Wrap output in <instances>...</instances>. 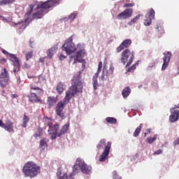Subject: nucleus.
<instances>
[{
	"label": "nucleus",
	"instance_id": "nucleus-10",
	"mask_svg": "<svg viewBox=\"0 0 179 179\" xmlns=\"http://www.w3.org/2000/svg\"><path fill=\"white\" fill-rule=\"evenodd\" d=\"M77 164L79 165V167L83 174H90L92 173V166L86 164L85 162L82 161V159L77 158Z\"/></svg>",
	"mask_w": 179,
	"mask_h": 179
},
{
	"label": "nucleus",
	"instance_id": "nucleus-30",
	"mask_svg": "<svg viewBox=\"0 0 179 179\" xmlns=\"http://www.w3.org/2000/svg\"><path fill=\"white\" fill-rule=\"evenodd\" d=\"M47 140L45 138L41 139L40 141V148L41 150H45V149H47Z\"/></svg>",
	"mask_w": 179,
	"mask_h": 179
},
{
	"label": "nucleus",
	"instance_id": "nucleus-56",
	"mask_svg": "<svg viewBox=\"0 0 179 179\" xmlns=\"http://www.w3.org/2000/svg\"><path fill=\"white\" fill-rule=\"evenodd\" d=\"M41 62H44V58L40 59Z\"/></svg>",
	"mask_w": 179,
	"mask_h": 179
},
{
	"label": "nucleus",
	"instance_id": "nucleus-48",
	"mask_svg": "<svg viewBox=\"0 0 179 179\" xmlns=\"http://www.w3.org/2000/svg\"><path fill=\"white\" fill-rule=\"evenodd\" d=\"M77 62L83 63L85 62V59H78Z\"/></svg>",
	"mask_w": 179,
	"mask_h": 179
},
{
	"label": "nucleus",
	"instance_id": "nucleus-28",
	"mask_svg": "<svg viewBox=\"0 0 179 179\" xmlns=\"http://www.w3.org/2000/svg\"><path fill=\"white\" fill-rule=\"evenodd\" d=\"M99 76L97 74H94L92 78V85L94 87V90H97V86H99V82L97 81V78Z\"/></svg>",
	"mask_w": 179,
	"mask_h": 179
},
{
	"label": "nucleus",
	"instance_id": "nucleus-55",
	"mask_svg": "<svg viewBox=\"0 0 179 179\" xmlns=\"http://www.w3.org/2000/svg\"><path fill=\"white\" fill-rule=\"evenodd\" d=\"M174 108H179V103L178 105H175Z\"/></svg>",
	"mask_w": 179,
	"mask_h": 179
},
{
	"label": "nucleus",
	"instance_id": "nucleus-45",
	"mask_svg": "<svg viewBox=\"0 0 179 179\" xmlns=\"http://www.w3.org/2000/svg\"><path fill=\"white\" fill-rule=\"evenodd\" d=\"M162 153H163L162 150H158L155 152V155H162Z\"/></svg>",
	"mask_w": 179,
	"mask_h": 179
},
{
	"label": "nucleus",
	"instance_id": "nucleus-49",
	"mask_svg": "<svg viewBox=\"0 0 179 179\" xmlns=\"http://www.w3.org/2000/svg\"><path fill=\"white\" fill-rule=\"evenodd\" d=\"M98 68H103V62H100L98 64Z\"/></svg>",
	"mask_w": 179,
	"mask_h": 179
},
{
	"label": "nucleus",
	"instance_id": "nucleus-42",
	"mask_svg": "<svg viewBox=\"0 0 179 179\" xmlns=\"http://www.w3.org/2000/svg\"><path fill=\"white\" fill-rule=\"evenodd\" d=\"M133 6H135V3H134L124 4V8H132Z\"/></svg>",
	"mask_w": 179,
	"mask_h": 179
},
{
	"label": "nucleus",
	"instance_id": "nucleus-36",
	"mask_svg": "<svg viewBox=\"0 0 179 179\" xmlns=\"http://www.w3.org/2000/svg\"><path fill=\"white\" fill-rule=\"evenodd\" d=\"M156 139H157V135L155 134L153 136V138H150V137L147 138L146 143L151 145V143H153L156 141Z\"/></svg>",
	"mask_w": 179,
	"mask_h": 179
},
{
	"label": "nucleus",
	"instance_id": "nucleus-50",
	"mask_svg": "<svg viewBox=\"0 0 179 179\" xmlns=\"http://www.w3.org/2000/svg\"><path fill=\"white\" fill-rule=\"evenodd\" d=\"M34 43V41H32L31 40L29 41V45H31V47L33 48V43Z\"/></svg>",
	"mask_w": 179,
	"mask_h": 179
},
{
	"label": "nucleus",
	"instance_id": "nucleus-18",
	"mask_svg": "<svg viewBox=\"0 0 179 179\" xmlns=\"http://www.w3.org/2000/svg\"><path fill=\"white\" fill-rule=\"evenodd\" d=\"M45 13H48V8L41 9V10L37 11L35 13H33L32 18L34 19H41Z\"/></svg>",
	"mask_w": 179,
	"mask_h": 179
},
{
	"label": "nucleus",
	"instance_id": "nucleus-37",
	"mask_svg": "<svg viewBox=\"0 0 179 179\" xmlns=\"http://www.w3.org/2000/svg\"><path fill=\"white\" fill-rule=\"evenodd\" d=\"M82 54H83V50H80L76 53V57L74 59L73 64H76L78 62V58H82Z\"/></svg>",
	"mask_w": 179,
	"mask_h": 179
},
{
	"label": "nucleus",
	"instance_id": "nucleus-23",
	"mask_svg": "<svg viewBox=\"0 0 179 179\" xmlns=\"http://www.w3.org/2000/svg\"><path fill=\"white\" fill-rule=\"evenodd\" d=\"M57 175L58 176V179H73V177L72 174H69L68 175L66 173H64L62 175V173L61 172H57Z\"/></svg>",
	"mask_w": 179,
	"mask_h": 179
},
{
	"label": "nucleus",
	"instance_id": "nucleus-2",
	"mask_svg": "<svg viewBox=\"0 0 179 179\" xmlns=\"http://www.w3.org/2000/svg\"><path fill=\"white\" fill-rule=\"evenodd\" d=\"M29 79L33 78L34 83L29 85L30 90H36V94L34 92H30L29 94L27 95L28 100L31 103H40L43 104V100L40 96L42 94H44V90L41 88L43 86V83L45 82V79L43 77V76H39L38 77H29Z\"/></svg>",
	"mask_w": 179,
	"mask_h": 179
},
{
	"label": "nucleus",
	"instance_id": "nucleus-39",
	"mask_svg": "<svg viewBox=\"0 0 179 179\" xmlns=\"http://www.w3.org/2000/svg\"><path fill=\"white\" fill-rule=\"evenodd\" d=\"M138 65H139V63H136V64H133L131 67H129L127 69V72H134V71H135V69H136V66H138Z\"/></svg>",
	"mask_w": 179,
	"mask_h": 179
},
{
	"label": "nucleus",
	"instance_id": "nucleus-8",
	"mask_svg": "<svg viewBox=\"0 0 179 179\" xmlns=\"http://www.w3.org/2000/svg\"><path fill=\"white\" fill-rule=\"evenodd\" d=\"M45 2H38L37 1H34L33 3L29 5V8L30 10L29 11H27V13H25V16L27 17H29V15H31V12H33V9H43L45 10L47 9V6L45 5Z\"/></svg>",
	"mask_w": 179,
	"mask_h": 179
},
{
	"label": "nucleus",
	"instance_id": "nucleus-6",
	"mask_svg": "<svg viewBox=\"0 0 179 179\" xmlns=\"http://www.w3.org/2000/svg\"><path fill=\"white\" fill-rule=\"evenodd\" d=\"M72 37L73 36L66 39L62 45V48L64 50L66 54H68V55H71V54L75 52V51L77 50L76 45H75V43H73V38Z\"/></svg>",
	"mask_w": 179,
	"mask_h": 179
},
{
	"label": "nucleus",
	"instance_id": "nucleus-17",
	"mask_svg": "<svg viewBox=\"0 0 179 179\" xmlns=\"http://www.w3.org/2000/svg\"><path fill=\"white\" fill-rule=\"evenodd\" d=\"M64 90H66V85L62 81H59L56 86V92L57 94H62Z\"/></svg>",
	"mask_w": 179,
	"mask_h": 179
},
{
	"label": "nucleus",
	"instance_id": "nucleus-43",
	"mask_svg": "<svg viewBox=\"0 0 179 179\" xmlns=\"http://www.w3.org/2000/svg\"><path fill=\"white\" fill-rule=\"evenodd\" d=\"M76 16H78V13H71L69 17V19H72L73 20V19H76Z\"/></svg>",
	"mask_w": 179,
	"mask_h": 179
},
{
	"label": "nucleus",
	"instance_id": "nucleus-62",
	"mask_svg": "<svg viewBox=\"0 0 179 179\" xmlns=\"http://www.w3.org/2000/svg\"><path fill=\"white\" fill-rule=\"evenodd\" d=\"M22 52H23V54H24V51H23Z\"/></svg>",
	"mask_w": 179,
	"mask_h": 179
},
{
	"label": "nucleus",
	"instance_id": "nucleus-14",
	"mask_svg": "<svg viewBox=\"0 0 179 179\" xmlns=\"http://www.w3.org/2000/svg\"><path fill=\"white\" fill-rule=\"evenodd\" d=\"M110 149H111V142H108L105 147L104 151L102 152L99 157V162H106L108 155H110Z\"/></svg>",
	"mask_w": 179,
	"mask_h": 179
},
{
	"label": "nucleus",
	"instance_id": "nucleus-12",
	"mask_svg": "<svg viewBox=\"0 0 179 179\" xmlns=\"http://www.w3.org/2000/svg\"><path fill=\"white\" fill-rule=\"evenodd\" d=\"M0 127L7 131V132H14L13 123L9 119L5 120V123L0 120Z\"/></svg>",
	"mask_w": 179,
	"mask_h": 179
},
{
	"label": "nucleus",
	"instance_id": "nucleus-53",
	"mask_svg": "<svg viewBox=\"0 0 179 179\" xmlns=\"http://www.w3.org/2000/svg\"><path fill=\"white\" fill-rule=\"evenodd\" d=\"M24 67L25 68H30V66H29V64H27V63H24Z\"/></svg>",
	"mask_w": 179,
	"mask_h": 179
},
{
	"label": "nucleus",
	"instance_id": "nucleus-59",
	"mask_svg": "<svg viewBox=\"0 0 179 179\" xmlns=\"http://www.w3.org/2000/svg\"><path fill=\"white\" fill-rule=\"evenodd\" d=\"M22 27H23V29H25L26 26H24L22 24Z\"/></svg>",
	"mask_w": 179,
	"mask_h": 179
},
{
	"label": "nucleus",
	"instance_id": "nucleus-24",
	"mask_svg": "<svg viewBox=\"0 0 179 179\" xmlns=\"http://www.w3.org/2000/svg\"><path fill=\"white\" fill-rule=\"evenodd\" d=\"M169 121L171 122H176L178 121V114L177 113V110H174L169 116Z\"/></svg>",
	"mask_w": 179,
	"mask_h": 179
},
{
	"label": "nucleus",
	"instance_id": "nucleus-7",
	"mask_svg": "<svg viewBox=\"0 0 179 179\" xmlns=\"http://www.w3.org/2000/svg\"><path fill=\"white\" fill-rule=\"evenodd\" d=\"M2 53L5 54L6 55H8V57L10 58V61L13 62L14 66V73H16V72H19V71H20V63L19 62V58L16 57V55L10 54L5 50H2Z\"/></svg>",
	"mask_w": 179,
	"mask_h": 179
},
{
	"label": "nucleus",
	"instance_id": "nucleus-33",
	"mask_svg": "<svg viewBox=\"0 0 179 179\" xmlns=\"http://www.w3.org/2000/svg\"><path fill=\"white\" fill-rule=\"evenodd\" d=\"M42 136H43V129L39 127L37 129L36 133L34 134V138H36V139H37V138H41Z\"/></svg>",
	"mask_w": 179,
	"mask_h": 179
},
{
	"label": "nucleus",
	"instance_id": "nucleus-44",
	"mask_svg": "<svg viewBox=\"0 0 179 179\" xmlns=\"http://www.w3.org/2000/svg\"><path fill=\"white\" fill-rule=\"evenodd\" d=\"M101 68L102 67H98L97 72L95 73L96 76H99V75H100V72H101Z\"/></svg>",
	"mask_w": 179,
	"mask_h": 179
},
{
	"label": "nucleus",
	"instance_id": "nucleus-60",
	"mask_svg": "<svg viewBox=\"0 0 179 179\" xmlns=\"http://www.w3.org/2000/svg\"><path fill=\"white\" fill-rule=\"evenodd\" d=\"M0 17H3L2 15H1Z\"/></svg>",
	"mask_w": 179,
	"mask_h": 179
},
{
	"label": "nucleus",
	"instance_id": "nucleus-61",
	"mask_svg": "<svg viewBox=\"0 0 179 179\" xmlns=\"http://www.w3.org/2000/svg\"><path fill=\"white\" fill-rule=\"evenodd\" d=\"M138 87H142V85L139 86Z\"/></svg>",
	"mask_w": 179,
	"mask_h": 179
},
{
	"label": "nucleus",
	"instance_id": "nucleus-58",
	"mask_svg": "<svg viewBox=\"0 0 179 179\" xmlns=\"http://www.w3.org/2000/svg\"><path fill=\"white\" fill-rule=\"evenodd\" d=\"M146 135H148V133H147V132H145V133L144 134V136L146 137Z\"/></svg>",
	"mask_w": 179,
	"mask_h": 179
},
{
	"label": "nucleus",
	"instance_id": "nucleus-25",
	"mask_svg": "<svg viewBox=\"0 0 179 179\" xmlns=\"http://www.w3.org/2000/svg\"><path fill=\"white\" fill-rule=\"evenodd\" d=\"M79 171H80V166H79V164H78V159H76V163L73 167V172L69 174H72L73 177V176H76Z\"/></svg>",
	"mask_w": 179,
	"mask_h": 179
},
{
	"label": "nucleus",
	"instance_id": "nucleus-21",
	"mask_svg": "<svg viewBox=\"0 0 179 179\" xmlns=\"http://www.w3.org/2000/svg\"><path fill=\"white\" fill-rule=\"evenodd\" d=\"M57 50H58V43L54 45L50 49L47 51L48 57H49V58H52L54 54L57 52Z\"/></svg>",
	"mask_w": 179,
	"mask_h": 179
},
{
	"label": "nucleus",
	"instance_id": "nucleus-34",
	"mask_svg": "<svg viewBox=\"0 0 179 179\" xmlns=\"http://www.w3.org/2000/svg\"><path fill=\"white\" fill-rule=\"evenodd\" d=\"M106 139L104 138L101 139L99 144L96 145L97 149L99 150L103 149V148H104V146L106 145Z\"/></svg>",
	"mask_w": 179,
	"mask_h": 179
},
{
	"label": "nucleus",
	"instance_id": "nucleus-32",
	"mask_svg": "<svg viewBox=\"0 0 179 179\" xmlns=\"http://www.w3.org/2000/svg\"><path fill=\"white\" fill-rule=\"evenodd\" d=\"M29 120H30V117H29V116L26 115V113H24L22 124V128L27 127V122H29Z\"/></svg>",
	"mask_w": 179,
	"mask_h": 179
},
{
	"label": "nucleus",
	"instance_id": "nucleus-15",
	"mask_svg": "<svg viewBox=\"0 0 179 179\" xmlns=\"http://www.w3.org/2000/svg\"><path fill=\"white\" fill-rule=\"evenodd\" d=\"M164 55L163 57L164 63L162 66V71H166V68L169 66L170 59H171V57H173L171 52H167L166 53H164Z\"/></svg>",
	"mask_w": 179,
	"mask_h": 179
},
{
	"label": "nucleus",
	"instance_id": "nucleus-20",
	"mask_svg": "<svg viewBox=\"0 0 179 179\" xmlns=\"http://www.w3.org/2000/svg\"><path fill=\"white\" fill-rule=\"evenodd\" d=\"M61 2V0H48L45 1V6H46V9H50L52 8L54 5H58Z\"/></svg>",
	"mask_w": 179,
	"mask_h": 179
},
{
	"label": "nucleus",
	"instance_id": "nucleus-11",
	"mask_svg": "<svg viewBox=\"0 0 179 179\" xmlns=\"http://www.w3.org/2000/svg\"><path fill=\"white\" fill-rule=\"evenodd\" d=\"M134 13V10L132 8H127L123 12L119 13L117 16L118 20H125L126 19H129Z\"/></svg>",
	"mask_w": 179,
	"mask_h": 179
},
{
	"label": "nucleus",
	"instance_id": "nucleus-52",
	"mask_svg": "<svg viewBox=\"0 0 179 179\" xmlns=\"http://www.w3.org/2000/svg\"><path fill=\"white\" fill-rule=\"evenodd\" d=\"M6 62V59H5V58H3V59H1V60H0V64H1V62Z\"/></svg>",
	"mask_w": 179,
	"mask_h": 179
},
{
	"label": "nucleus",
	"instance_id": "nucleus-35",
	"mask_svg": "<svg viewBox=\"0 0 179 179\" xmlns=\"http://www.w3.org/2000/svg\"><path fill=\"white\" fill-rule=\"evenodd\" d=\"M16 0H1L0 1V6L2 5H9V3H13Z\"/></svg>",
	"mask_w": 179,
	"mask_h": 179
},
{
	"label": "nucleus",
	"instance_id": "nucleus-9",
	"mask_svg": "<svg viewBox=\"0 0 179 179\" xmlns=\"http://www.w3.org/2000/svg\"><path fill=\"white\" fill-rule=\"evenodd\" d=\"M9 84V73L6 69H3V72L0 74V86L6 87Z\"/></svg>",
	"mask_w": 179,
	"mask_h": 179
},
{
	"label": "nucleus",
	"instance_id": "nucleus-46",
	"mask_svg": "<svg viewBox=\"0 0 179 179\" xmlns=\"http://www.w3.org/2000/svg\"><path fill=\"white\" fill-rule=\"evenodd\" d=\"M65 58H66V56L62 54L60 55L59 59H61V61H62V59H65Z\"/></svg>",
	"mask_w": 179,
	"mask_h": 179
},
{
	"label": "nucleus",
	"instance_id": "nucleus-41",
	"mask_svg": "<svg viewBox=\"0 0 179 179\" xmlns=\"http://www.w3.org/2000/svg\"><path fill=\"white\" fill-rule=\"evenodd\" d=\"M113 179H121V176H120L118 175V173L117 172V171H114L113 172Z\"/></svg>",
	"mask_w": 179,
	"mask_h": 179
},
{
	"label": "nucleus",
	"instance_id": "nucleus-19",
	"mask_svg": "<svg viewBox=\"0 0 179 179\" xmlns=\"http://www.w3.org/2000/svg\"><path fill=\"white\" fill-rule=\"evenodd\" d=\"M57 101H58V98L55 96H48L47 99V105L48 108L54 107V106L57 104Z\"/></svg>",
	"mask_w": 179,
	"mask_h": 179
},
{
	"label": "nucleus",
	"instance_id": "nucleus-5",
	"mask_svg": "<svg viewBox=\"0 0 179 179\" xmlns=\"http://www.w3.org/2000/svg\"><path fill=\"white\" fill-rule=\"evenodd\" d=\"M135 58V53L134 50H131L129 49H126L122 51L120 61L123 64V65L126 64V68L128 66H131L134 59Z\"/></svg>",
	"mask_w": 179,
	"mask_h": 179
},
{
	"label": "nucleus",
	"instance_id": "nucleus-22",
	"mask_svg": "<svg viewBox=\"0 0 179 179\" xmlns=\"http://www.w3.org/2000/svg\"><path fill=\"white\" fill-rule=\"evenodd\" d=\"M43 120L45 124H47L48 127H49L48 132L49 135H51V132L50 131H51V128H54V125H52V120H51V118L48 117H45Z\"/></svg>",
	"mask_w": 179,
	"mask_h": 179
},
{
	"label": "nucleus",
	"instance_id": "nucleus-31",
	"mask_svg": "<svg viewBox=\"0 0 179 179\" xmlns=\"http://www.w3.org/2000/svg\"><path fill=\"white\" fill-rule=\"evenodd\" d=\"M26 61H29V59H31L33 58V56L34 55V51L33 50H31L28 51L27 53H24Z\"/></svg>",
	"mask_w": 179,
	"mask_h": 179
},
{
	"label": "nucleus",
	"instance_id": "nucleus-16",
	"mask_svg": "<svg viewBox=\"0 0 179 179\" xmlns=\"http://www.w3.org/2000/svg\"><path fill=\"white\" fill-rule=\"evenodd\" d=\"M131 44H132L131 39L124 40L120 46L117 48V52H121L124 48H128Z\"/></svg>",
	"mask_w": 179,
	"mask_h": 179
},
{
	"label": "nucleus",
	"instance_id": "nucleus-13",
	"mask_svg": "<svg viewBox=\"0 0 179 179\" xmlns=\"http://www.w3.org/2000/svg\"><path fill=\"white\" fill-rule=\"evenodd\" d=\"M155 10L150 8V10L145 14V19L144 20V24L145 26H150L152 24V20L155 19Z\"/></svg>",
	"mask_w": 179,
	"mask_h": 179
},
{
	"label": "nucleus",
	"instance_id": "nucleus-27",
	"mask_svg": "<svg viewBox=\"0 0 179 179\" xmlns=\"http://www.w3.org/2000/svg\"><path fill=\"white\" fill-rule=\"evenodd\" d=\"M143 16V14H138L135 17H134L130 22H128L129 26H132V24H135L139 19H141V17Z\"/></svg>",
	"mask_w": 179,
	"mask_h": 179
},
{
	"label": "nucleus",
	"instance_id": "nucleus-29",
	"mask_svg": "<svg viewBox=\"0 0 179 179\" xmlns=\"http://www.w3.org/2000/svg\"><path fill=\"white\" fill-rule=\"evenodd\" d=\"M143 127V124H140L139 126L135 129L133 135L135 138L139 136V134H141V131H142V127Z\"/></svg>",
	"mask_w": 179,
	"mask_h": 179
},
{
	"label": "nucleus",
	"instance_id": "nucleus-51",
	"mask_svg": "<svg viewBox=\"0 0 179 179\" xmlns=\"http://www.w3.org/2000/svg\"><path fill=\"white\" fill-rule=\"evenodd\" d=\"M11 97H12L13 99H16V97H17V95L16 94H12V95H11Z\"/></svg>",
	"mask_w": 179,
	"mask_h": 179
},
{
	"label": "nucleus",
	"instance_id": "nucleus-1",
	"mask_svg": "<svg viewBox=\"0 0 179 179\" xmlns=\"http://www.w3.org/2000/svg\"><path fill=\"white\" fill-rule=\"evenodd\" d=\"M81 71H79L77 74H75L71 80V86L66 92V96L64 100H62L57 103L55 108V113L58 117L62 120H65V108L66 104L69 103V100L73 97V96L78 94V93H82V89L83 85H82V80L80 75Z\"/></svg>",
	"mask_w": 179,
	"mask_h": 179
},
{
	"label": "nucleus",
	"instance_id": "nucleus-26",
	"mask_svg": "<svg viewBox=\"0 0 179 179\" xmlns=\"http://www.w3.org/2000/svg\"><path fill=\"white\" fill-rule=\"evenodd\" d=\"M122 94L124 99H127V97H128V96L131 94V89L129 88V87H124L122 90Z\"/></svg>",
	"mask_w": 179,
	"mask_h": 179
},
{
	"label": "nucleus",
	"instance_id": "nucleus-57",
	"mask_svg": "<svg viewBox=\"0 0 179 179\" xmlns=\"http://www.w3.org/2000/svg\"><path fill=\"white\" fill-rule=\"evenodd\" d=\"M177 113H178V117L179 118V110H177Z\"/></svg>",
	"mask_w": 179,
	"mask_h": 179
},
{
	"label": "nucleus",
	"instance_id": "nucleus-47",
	"mask_svg": "<svg viewBox=\"0 0 179 179\" xmlns=\"http://www.w3.org/2000/svg\"><path fill=\"white\" fill-rule=\"evenodd\" d=\"M109 71L113 73L114 72V66H110L109 68Z\"/></svg>",
	"mask_w": 179,
	"mask_h": 179
},
{
	"label": "nucleus",
	"instance_id": "nucleus-3",
	"mask_svg": "<svg viewBox=\"0 0 179 179\" xmlns=\"http://www.w3.org/2000/svg\"><path fill=\"white\" fill-rule=\"evenodd\" d=\"M41 168L33 162H27L22 168V173L24 177L34 178L38 174H40Z\"/></svg>",
	"mask_w": 179,
	"mask_h": 179
},
{
	"label": "nucleus",
	"instance_id": "nucleus-54",
	"mask_svg": "<svg viewBox=\"0 0 179 179\" xmlns=\"http://www.w3.org/2000/svg\"><path fill=\"white\" fill-rule=\"evenodd\" d=\"M150 131H151V129H147V134H150Z\"/></svg>",
	"mask_w": 179,
	"mask_h": 179
},
{
	"label": "nucleus",
	"instance_id": "nucleus-38",
	"mask_svg": "<svg viewBox=\"0 0 179 179\" xmlns=\"http://www.w3.org/2000/svg\"><path fill=\"white\" fill-rule=\"evenodd\" d=\"M106 121L108 122V124H117V119L114 117H106Z\"/></svg>",
	"mask_w": 179,
	"mask_h": 179
},
{
	"label": "nucleus",
	"instance_id": "nucleus-4",
	"mask_svg": "<svg viewBox=\"0 0 179 179\" xmlns=\"http://www.w3.org/2000/svg\"><path fill=\"white\" fill-rule=\"evenodd\" d=\"M59 129V124L58 123L54 124L53 127L50 129V139H52V141L57 139V138H59V136H62V135H65L69 129V124H64L59 131H58Z\"/></svg>",
	"mask_w": 179,
	"mask_h": 179
},
{
	"label": "nucleus",
	"instance_id": "nucleus-40",
	"mask_svg": "<svg viewBox=\"0 0 179 179\" xmlns=\"http://www.w3.org/2000/svg\"><path fill=\"white\" fill-rule=\"evenodd\" d=\"M156 29L157 31H161V34H164V29L160 26V24H157Z\"/></svg>",
	"mask_w": 179,
	"mask_h": 179
}]
</instances>
